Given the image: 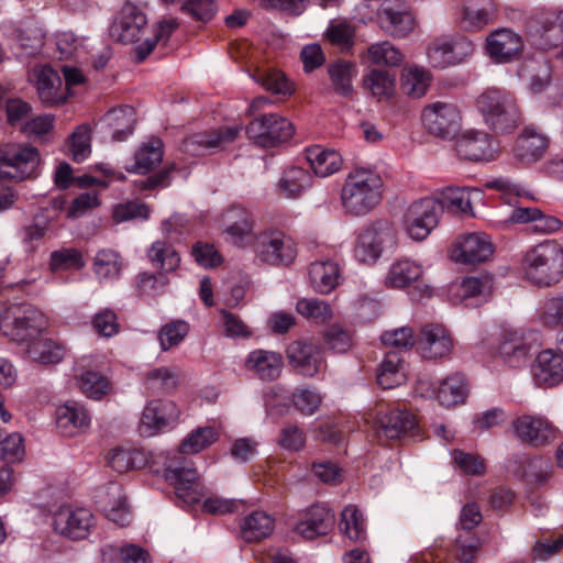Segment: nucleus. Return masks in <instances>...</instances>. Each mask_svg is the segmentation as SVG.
Instances as JSON below:
<instances>
[{"instance_id": "1", "label": "nucleus", "mask_w": 563, "mask_h": 563, "mask_svg": "<svg viewBox=\"0 0 563 563\" xmlns=\"http://www.w3.org/2000/svg\"><path fill=\"white\" fill-rule=\"evenodd\" d=\"M218 438L219 432L214 427H198L184 438L178 453L166 460L164 476L174 485L178 498L187 504L200 500L203 496V486L194 463L184 454H197L209 448Z\"/></svg>"}, {"instance_id": "2", "label": "nucleus", "mask_w": 563, "mask_h": 563, "mask_svg": "<svg viewBox=\"0 0 563 563\" xmlns=\"http://www.w3.org/2000/svg\"><path fill=\"white\" fill-rule=\"evenodd\" d=\"M384 181L380 175L369 168H355L343 185L341 200L346 212L365 216L382 201Z\"/></svg>"}, {"instance_id": "3", "label": "nucleus", "mask_w": 563, "mask_h": 563, "mask_svg": "<svg viewBox=\"0 0 563 563\" xmlns=\"http://www.w3.org/2000/svg\"><path fill=\"white\" fill-rule=\"evenodd\" d=\"M476 108L486 125L497 133L511 132L522 121L516 96L506 89L487 88L477 97Z\"/></svg>"}, {"instance_id": "4", "label": "nucleus", "mask_w": 563, "mask_h": 563, "mask_svg": "<svg viewBox=\"0 0 563 563\" xmlns=\"http://www.w3.org/2000/svg\"><path fill=\"white\" fill-rule=\"evenodd\" d=\"M526 277L539 286H551L563 276V247L545 241L528 251L523 258Z\"/></svg>"}, {"instance_id": "5", "label": "nucleus", "mask_w": 563, "mask_h": 563, "mask_svg": "<svg viewBox=\"0 0 563 563\" xmlns=\"http://www.w3.org/2000/svg\"><path fill=\"white\" fill-rule=\"evenodd\" d=\"M47 327L45 314L32 305H12L4 308L0 332L22 347L37 339Z\"/></svg>"}, {"instance_id": "6", "label": "nucleus", "mask_w": 563, "mask_h": 563, "mask_svg": "<svg viewBox=\"0 0 563 563\" xmlns=\"http://www.w3.org/2000/svg\"><path fill=\"white\" fill-rule=\"evenodd\" d=\"M253 251L260 262L272 266H288L297 257L295 241L274 229L264 230L255 235Z\"/></svg>"}, {"instance_id": "7", "label": "nucleus", "mask_w": 563, "mask_h": 563, "mask_svg": "<svg viewBox=\"0 0 563 563\" xmlns=\"http://www.w3.org/2000/svg\"><path fill=\"white\" fill-rule=\"evenodd\" d=\"M292 123L276 113L263 114L246 126L247 136L261 147H274L289 141L294 135Z\"/></svg>"}, {"instance_id": "8", "label": "nucleus", "mask_w": 563, "mask_h": 563, "mask_svg": "<svg viewBox=\"0 0 563 563\" xmlns=\"http://www.w3.org/2000/svg\"><path fill=\"white\" fill-rule=\"evenodd\" d=\"M40 165L36 148L21 145H7L0 148V176L16 181L34 177Z\"/></svg>"}, {"instance_id": "9", "label": "nucleus", "mask_w": 563, "mask_h": 563, "mask_svg": "<svg viewBox=\"0 0 563 563\" xmlns=\"http://www.w3.org/2000/svg\"><path fill=\"white\" fill-rule=\"evenodd\" d=\"M396 243V232L387 221L376 222L362 229L354 246V255L362 263H375L386 246Z\"/></svg>"}, {"instance_id": "10", "label": "nucleus", "mask_w": 563, "mask_h": 563, "mask_svg": "<svg viewBox=\"0 0 563 563\" xmlns=\"http://www.w3.org/2000/svg\"><path fill=\"white\" fill-rule=\"evenodd\" d=\"M482 521L476 504H466L460 516V531L454 543V556L459 563H474L481 549L479 538L472 531Z\"/></svg>"}, {"instance_id": "11", "label": "nucleus", "mask_w": 563, "mask_h": 563, "mask_svg": "<svg viewBox=\"0 0 563 563\" xmlns=\"http://www.w3.org/2000/svg\"><path fill=\"white\" fill-rule=\"evenodd\" d=\"M422 121L427 130L442 139H453L462 126V115L454 103L437 101L422 111Z\"/></svg>"}, {"instance_id": "12", "label": "nucleus", "mask_w": 563, "mask_h": 563, "mask_svg": "<svg viewBox=\"0 0 563 563\" xmlns=\"http://www.w3.org/2000/svg\"><path fill=\"white\" fill-rule=\"evenodd\" d=\"M440 208L432 198H422L412 202L405 214V227L409 236L416 241L424 240L438 225Z\"/></svg>"}, {"instance_id": "13", "label": "nucleus", "mask_w": 563, "mask_h": 563, "mask_svg": "<svg viewBox=\"0 0 563 563\" xmlns=\"http://www.w3.org/2000/svg\"><path fill=\"white\" fill-rule=\"evenodd\" d=\"M74 369L75 384L86 397L100 400L110 393L112 384L100 371L98 358L81 357Z\"/></svg>"}, {"instance_id": "14", "label": "nucleus", "mask_w": 563, "mask_h": 563, "mask_svg": "<svg viewBox=\"0 0 563 563\" xmlns=\"http://www.w3.org/2000/svg\"><path fill=\"white\" fill-rule=\"evenodd\" d=\"M180 419V409L173 400H152L142 413L140 431L152 437L161 431L174 428Z\"/></svg>"}, {"instance_id": "15", "label": "nucleus", "mask_w": 563, "mask_h": 563, "mask_svg": "<svg viewBox=\"0 0 563 563\" xmlns=\"http://www.w3.org/2000/svg\"><path fill=\"white\" fill-rule=\"evenodd\" d=\"M95 526V516L84 507H62L54 515L55 530L73 540L86 539Z\"/></svg>"}, {"instance_id": "16", "label": "nucleus", "mask_w": 563, "mask_h": 563, "mask_svg": "<svg viewBox=\"0 0 563 563\" xmlns=\"http://www.w3.org/2000/svg\"><path fill=\"white\" fill-rule=\"evenodd\" d=\"M380 27L390 36L405 37L415 27V18L402 0H384L377 12Z\"/></svg>"}, {"instance_id": "17", "label": "nucleus", "mask_w": 563, "mask_h": 563, "mask_svg": "<svg viewBox=\"0 0 563 563\" xmlns=\"http://www.w3.org/2000/svg\"><path fill=\"white\" fill-rule=\"evenodd\" d=\"M550 139L533 125H527L517 136L512 146L514 159L522 165L529 166L543 158Z\"/></svg>"}, {"instance_id": "18", "label": "nucleus", "mask_w": 563, "mask_h": 563, "mask_svg": "<svg viewBox=\"0 0 563 563\" xmlns=\"http://www.w3.org/2000/svg\"><path fill=\"white\" fill-rule=\"evenodd\" d=\"M241 128L223 126L218 130L195 133L184 140L181 151L191 156L203 155L207 151L221 150L235 141Z\"/></svg>"}, {"instance_id": "19", "label": "nucleus", "mask_w": 563, "mask_h": 563, "mask_svg": "<svg viewBox=\"0 0 563 563\" xmlns=\"http://www.w3.org/2000/svg\"><path fill=\"white\" fill-rule=\"evenodd\" d=\"M287 356L290 365L307 377H313L327 367L323 350L312 342H292L287 349Z\"/></svg>"}, {"instance_id": "20", "label": "nucleus", "mask_w": 563, "mask_h": 563, "mask_svg": "<svg viewBox=\"0 0 563 563\" xmlns=\"http://www.w3.org/2000/svg\"><path fill=\"white\" fill-rule=\"evenodd\" d=\"M457 154L468 161H492L496 157L497 146L493 137L478 130H466L456 141Z\"/></svg>"}, {"instance_id": "21", "label": "nucleus", "mask_w": 563, "mask_h": 563, "mask_svg": "<svg viewBox=\"0 0 563 563\" xmlns=\"http://www.w3.org/2000/svg\"><path fill=\"white\" fill-rule=\"evenodd\" d=\"M146 26L147 19L145 14L136 5L126 3L113 22L110 34L119 42L135 43L144 33Z\"/></svg>"}, {"instance_id": "22", "label": "nucleus", "mask_w": 563, "mask_h": 563, "mask_svg": "<svg viewBox=\"0 0 563 563\" xmlns=\"http://www.w3.org/2000/svg\"><path fill=\"white\" fill-rule=\"evenodd\" d=\"M518 439L532 446L544 445L556 439L558 430L542 417L523 415L512 422Z\"/></svg>"}, {"instance_id": "23", "label": "nucleus", "mask_w": 563, "mask_h": 563, "mask_svg": "<svg viewBox=\"0 0 563 563\" xmlns=\"http://www.w3.org/2000/svg\"><path fill=\"white\" fill-rule=\"evenodd\" d=\"M493 254V244L484 233H470L452 245L451 258L456 263L474 264Z\"/></svg>"}, {"instance_id": "24", "label": "nucleus", "mask_w": 563, "mask_h": 563, "mask_svg": "<svg viewBox=\"0 0 563 563\" xmlns=\"http://www.w3.org/2000/svg\"><path fill=\"white\" fill-rule=\"evenodd\" d=\"M453 341L442 324L430 323L422 327L417 339V349L423 358L433 360L450 354Z\"/></svg>"}, {"instance_id": "25", "label": "nucleus", "mask_w": 563, "mask_h": 563, "mask_svg": "<svg viewBox=\"0 0 563 563\" xmlns=\"http://www.w3.org/2000/svg\"><path fill=\"white\" fill-rule=\"evenodd\" d=\"M522 48L521 36L509 29L496 30L486 40V52L496 63H509L518 58Z\"/></svg>"}, {"instance_id": "26", "label": "nucleus", "mask_w": 563, "mask_h": 563, "mask_svg": "<svg viewBox=\"0 0 563 563\" xmlns=\"http://www.w3.org/2000/svg\"><path fill=\"white\" fill-rule=\"evenodd\" d=\"M283 366L282 354L271 350H253L244 360V369L261 380L272 382L277 379L282 374Z\"/></svg>"}, {"instance_id": "27", "label": "nucleus", "mask_w": 563, "mask_h": 563, "mask_svg": "<svg viewBox=\"0 0 563 563\" xmlns=\"http://www.w3.org/2000/svg\"><path fill=\"white\" fill-rule=\"evenodd\" d=\"M378 426L386 438L399 439L404 435L413 437L418 432L416 416L406 409L394 408L386 412H379Z\"/></svg>"}, {"instance_id": "28", "label": "nucleus", "mask_w": 563, "mask_h": 563, "mask_svg": "<svg viewBox=\"0 0 563 563\" xmlns=\"http://www.w3.org/2000/svg\"><path fill=\"white\" fill-rule=\"evenodd\" d=\"M532 350V344L528 342L520 331L505 330L498 344V354L500 358L510 367L518 368L527 364Z\"/></svg>"}, {"instance_id": "29", "label": "nucleus", "mask_w": 563, "mask_h": 563, "mask_svg": "<svg viewBox=\"0 0 563 563\" xmlns=\"http://www.w3.org/2000/svg\"><path fill=\"white\" fill-rule=\"evenodd\" d=\"M98 505L109 520L124 527L130 522L131 515L126 505L123 488L118 483L109 485L99 493Z\"/></svg>"}, {"instance_id": "30", "label": "nucleus", "mask_w": 563, "mask_h": 563, "mask_svg": "<svg viewBox=\"0 0 563 563\" xmlns=\"http://www.w3.org/2000/svg\"><path fill=\"white\" fill-rule=\"evenodd\" d=\"M537 45L550 49L563 42V11L547 10L536 16Z\"/></svg>"}, {"instance_id": "31", "label": "nucleus", "mask_w": 563, "mask_h": 563, "mask_svg": "<svg viewBox=\"0 0 563 563\" xmlns=\"http://www.w3.org/2000/svg\"><path fill=\"white\" fill-rule=\"evenodd\" d=\"M36 89L40 100L46 107L62 104L68 99L60 76L49 66L42 67L36 75Z\"/></svg>"}, {"instance_id": "32", "label": "nucleus", "mask_w": 563, "mask_h": 563, "mask_svg": "<svg viewBox=\"0 0 563 563\" xmlns=\"http://www.w3.org/2000/svg\"><path fill=\"white\" fill-rule=\"evenodd\" d=\"M222 222L224 232L236 245H243L253 234L255 227V218L252 212L238 206L231 207L223 213Z\"/></svg>"}, {"instance_id": "33", "label": "nucleus", "mask_w": 563, "mask_h": 563, "mask_svg": "<svg viewBox=\"0 0 563 563\" xmlns=\"http://www.w3.org/2000/svg\"><path fill=\"white\" fill-rule=\"evenodd\" d=\"M533 376L539 386L560 384L563 380V356L552 349L540 352L533 365Z\"/></svg>"}, {"instance_id": "34", "label": "nucleus", "mask_w": 563, "mask_h": 563, "mask_svg": "<svg viewBox=\"0 0 563 563\" xmlns=\"http://www.w3.org/2000/svg\"><path fill=\"white\" fill-rule=\"evenodd\" d=\"M56 424L63 435L74 437L89 428L90 416L82 405L68 401L57 408Z\"/></svg>"}, {"instance_id": "35", "label": "nucleus", "mask_w": 563, "mask_h": 563, "mask_svg": "<svg viewBox=\"0 0 563 563\" xmlns=\"http://www.w3.org/2000/svg\"><path fill=\"white\" fill-rule=\"evenodd\" d=\"M334 526V514L323 505L312 506L296 531L307 540L328 534Z\"/></svg>"}, {"instance_id": "36", "label": "nucleus", "mask_w": 563, "mask_h": 563, "mask_svg": "<svg viewBox=\"0 0 563 563\" xmlns=\"http://www.w3.org/2000/svg\"><path fill=\"white\" fill-rule=\"evenodd\" d=\"M23 354L26 358L41 365H54L63 361L66 347L42 333L23 347Z\"/></svg>"}, {"instance_id": "37", "label": "nucleus", "mask_w": 563, "mask_h": 563, "mask_svg": "<svg viewBox=\"0 0 563 563\" xmlns=\"http://www.w3.org/2000/svg\"><path fill=\"white\" fill-rule=\"evenodd\" d=\"M180 379L179 368L161 366L145 374L144 387L150 395H169L178 388Z\"/></svg>"}, {"instance_id": "38", "label": "nucleus", "mask_w": 563, "mask_h": 563, "mask_svg": "<svg viewBox=\"0 0 563 563\" xmlns=\"http://www.w3.org/2000/svg\"><path fill=\"white\" fill-rule=\"evenodd\" d=\"M135 121V112L129 106L111 109L101 119L111 139L117 142L124 141L133 133Z\"/></svg>"}, {"instance_id": "39", "label": "nucleus", "mask_w": 563, "mask_h": 563, "mask_svg": "<svg viewBox=\"0 0 563 563\" xmlns=\"http://www.w3.org/2000/svg\"><path fill=\"white\" fill-rule=\"evenodd\" d=\"M423 275L422 265L409 258L399 260L391 264L385 285L388 288L402 289L420 282Z\"/></svg>"}, {"instance_id": "40", "label": "nucleus", "mask_w": 563, "mask_h": 563, "mask_svg": "<svg viewBox=\"0 0 563 563\" xmlns=\"http://www.w3.org/2000/svg\"><path fill=\"white\" fill-rule=\"evenodd\" d=\"M437 201L440 208V213L443 210L452 214H472L471 192L466 188L446 187L434 194L431 197Z\"/></svg>"}, {"instance_id": "41", "label": "nucleus", "mask_w": 563, "mask_h": 563, "mask_svg": "<svg viewBox=\"0 0 563 563\" xmlns=\"http://www.w3.org/2000/svg\"><path fill=\"white\" fill-rule=\"evenodd\" d=\"M146 255L152 266L165 275L175 272L181 261L177 250L166 240L153 242L147 249Z\"/></svg>"}, {"instance_id": "42", "label": "nucleus", "mask_w": 563, "mask_h": 563, "mask_svg": "<svg viewBox=\"0 0 563 563\" xmlns=\"http://www.w3.org/2000/svg\"><path fill=\"white\" fill-rule=\"evenodd\" d=\"M309 277L316 291L329 294L339 284V265L333 261H316L310 265Z\"/></svg>"}, {"instance_id": "43", "label": "nucleus", "mask_w": 563, "mask_h": 563, "mask_svg": "<svg viewBox=\"0 0 563 563\" xmlns=\"http://www.w3.org/2000/svg\"><path fill=\"white\" fill-rule=\"evenodd\" d=\"M468 388L465 376L461 373H453L441 380L437 398L444 407H453L464 404Z\"/></svg>"}, {"instance_id": "44", "label": "nucleus", "mask_w": 563, "mask_h": 563, "mask_svg": "<svg viewBox=\"0 0 563 563\" xmlns=\"http://www.w3.org/2000/svg\"><path fill=\"white\" fill-rule=\"evenodd\" d=\"M312 176L309 170L292 166L284 170L279 181V194L286 198H298L312 186Z\"/></svg>"}, {"instance_id": "45", "label": "nucleus", "mask_w": 563, "mask_h": 563, "mask_svg": "<svg viewBox=\"0 0 563 563\" xmlns=\"http://www.w3.org/2000/svg\"><path fill=\"white\" fill-rule=\"evenodd\" d=\"M406 382L404 360L398 351H388L377 373V383L385 389Z\"/></svg>"}, {"instance_id": "46", "label": "nucleus", "mask_w": 563, "mask_h": 563, "mask_svg": "<svg viewBox=\"0 0 563 563\" xmlns=\"http://www.w3.org/2000/svg\"><path fill=\"white\" fill-rule=\"evenodd\" d=\"M493 12V0H465L461 24L467 31H478L488 24Z\"/></svg>"}, {"instance_id": "47", "label": "nucleus", "mask_w": 563, "mask_h": 563, "mask_svg": "<svg viewBox=\"0 0 563 563\" xmlns=\"http://www.w3.org/2000/svg\"><path fill=\"white\" fill-rule=\"evenodd\" d=\"M163 159V142L159 139H151L143 143L134 155V163L128 166L129 173L146 174L154 169Z\"/></svg>"}, {"instance_id": "48", "label": "nucleus", "mask_w": 563, "mask_h": 563, "mask_svg": "<svg viewBox=\"0 0 563 563\" xmlns=\"http://www.w3.org/2000/svg\"><path fill=\"white\" fill-rule=\"evenodd\" d=\"M307 161L318 177H328L336 173L342 165V158L338 152L319 145L307 150Z\"/></svg>"}, {"instance_id": "49", "label": "nucleus", "mask_w": 563, "mask_h": 563, "mask_svg": "<svg viewBox=\"0 0 563 563\" xmlns=\"http://www.w3.org/2000/svg\"><path fill=\"white\" fill-rule=\"evenodd\" d=\"M432 81L429 70L418 65H409L401 73V89L411 98H421L426 95Z\"/></svg>"}, {"instance_id": "50", "label": "nucleus", "mask_w": 563, "mask_h": 563, "mask_svg": "<svg viewBox=\"0 0 563 563\" xmlns=\"http://www.w3.org/2000/svg\"><path fill=\"white\" fill-rule=\"evenodd\" d=\"M274 529L273 518L264 511H254L244 518L241 536L247 542H257L268 537Z\"/></svg>"}, {"instance_id": "51", "label": "nucleus", "mask_w": 563, "mask_h": 563, "mask_svg": "<svg viewBox=\"0 0 563 563\" xmlns=\"http://www.w3.org/2000/svg\"><path fill=\"white\" fill-rule=\"evenodd\" d=\"M328 75L334 91L342 97H351L353 93V77L356 67L353 63L336 60L328 65Z\"/></svg>"}, {"instance_id": "52", "label": "nucleus", "mask_w": 563, "mask_h": 563, "mask_svg": "<svg viewBox=\"0 0 563 563\" xmlns=\"http://www.w3.org/2000/svg\"><path fill=\"white\" fill-rule=\"evenodd\" d=\"M363 60L382 66H399L405 56L389 41H383L369 45L361 56Z\"/></svg>"}, {"instance_id": "53", "label": "nucleus", "mask_w": 563, "mask_h": 563, "mask_svg": "<svg viewBox=\"0 0 563 563\" xmlns=\"http://www.w3.org/2000/svg\"><path fill=\"white\" fill-rule=\"evenodd\" d=\"M355 26L346 20H332L327 27V41L342 52L350 51L355 43Z\"/></svg>"}, {"instance_id": "54", "label": "nucleus", "mask_w": 563, "mask_h": 563, "mask_svg": "<svg viewBox=\"0 0 563 563\" xmlns=\"http://www.w3.org/2000/svg\"><path fill=\"white\" fill-rule=\"evenodd\" d=\"M489 280L481 277H466L461 282L453 283L449 292L454 303L463 302L468 298L479 296L489 289Z\"/></svg>"}, {"instance_id": "55", "label": "nucleus", "mask_w": 563, "mask_h": 563, "mask_svg": "<svg viewBox=\"0 0 563 563\" xmlns=\"http://www.w3.org/2000/svg\"><path fill=\"white\" fill-rule=\"evenodd\" d=\"M296 311L303 318L318 324L329 322L333 316L330 305L317 298H302L298 300Z\"/></svg>"}, {"instance_id": "56", "label": "nucleus", "mask_w": 563, "mask_h": 563, "mask_svg": "<svg viewBox=\"0 0 563 563\" xmlns=\"http://www.w3.org/2000/svg\"><path fill=\"white\" fill-rule=\"evenodd\" d=\"M122 262L112 250H100L93 260V271L100 279L110 280L120 276Z\"/></svg>"}, {"instance_id": "57", "label": "nucleus", "mask_w": 563, "mask_h": 563, "mask_svg": "<svg viewBox=\"0 0 563 563\" xmlns=\"http://www.w3.org/2000/svg\"><path fill=\"white\" fill-rule=\"evenodd\" d=\"M108 463L118 473H125L144 463L143 453L136 449L117 448L110 451Z\"/></svg>"}, {"instance_id": "58", "label": "nucleus", "mask_w": 563, "mask_h": 563, "mask_svg": "<svg viewBox=\"0 0 563 563\" xmlns=\"http://www.w3.org/2000/svg\"><path fill=\"white\" fill-rule=\"evenodd\" d=\"M340 530L352 541L365 539V521L363 515L354 506H347L342 510Z\"/></svg>"}, {"instance_id": "59", "label": "nucleus", "mask_w": 563, "mask_h": 563, "mask_svg": "<svg viewBox=\"0 0 563 563\" xmlns=\"http://www.w3.org/2000/svg\"><path fill=\"white\" fill-rule=\"evenodd\" d=\"M178 29L176 19H167L161 21L155 30L154 37L146 38L145 42L135 48L137 59L141 62L145 59L154 49L157 43L166 44L170 35Z\"/></svg>"}, {"instance_id": "60", "label": "nucleus", "mask_w": 563, "mask_h": 563, "mask_svg": "<svg viewBox=\"0 0 563 563\" xmlns=\"http://www.w3.org/2000/svg\"><path fill=\"white\" fill-rule=\"evenodd\" d=\"M86 265L82 254L77 249H60L53 251L49 256V268L52 272L79 271Z\"/></svg>"}, {"instance_id": "61", "label": "nucleus", "mask_w": 563, "mask_h": 563, "mask_svg": "<svg viewBox=\"0 0 563 563\" xmlns=\"http://www.w3.org/2000/svg\"><path fill=\"white\" fill-rule=\"evenodd\" d=\"M364 86L375 97H389L395 91V76L387 70L373 69L365 75Z\"/></svg>"}, {"instance_id": "62", "label": "nucleus", "mask_w": 563, "mask_h": 563, "mask_svg": "<svg viewBox=\"0 0 563 563\" xmlns=\"http://www.w3.org/2000/svg\"><path fill=\"white\" fill-rule=\"evenodd\" d=\"M90 128L87 124L79 125L69 136V155L76 163L84 162L91 153Z\"/></svg>"}, {"instance_id": "63", "label": "nucleus", "mask_w": 563, "mask_h": 563, "mask_svg": "<svg viewBox=\"0 0 563 563\" xmlns=\"http://www.w3.org/2000/svg\"><path fill=\"white\" fill-rule=\"evenodd\" d=\"M255 80L265 89L277 95H290L294 91L292 85L285 74L276 69L257 71Z\"/></svg>"}, {"instance_id": "64", "label": "nucleus", "mask_w": 563, "mask_h": 563, "mask_svg": "<svg viewBox=\"0 0 563 563\" xmlns=\"http://www.w3.org/2000/svg\"><path fill=\"white\" fill-rule=\"evenodd\" d=\"M539 319L548 328L563 327V294L543 302Z\"/></svg>"}]
</instances>
